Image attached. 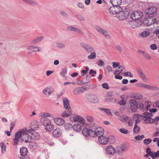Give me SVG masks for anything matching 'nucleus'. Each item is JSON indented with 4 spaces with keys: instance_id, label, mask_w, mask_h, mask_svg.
<instances>
[{
    "instance_id": "nucleus-1",
    "label": "nucleus",
    "mask_w": 159,
    "mask_h": 159,
    "mask_svg": "<svg viewBox=\"0 0 159 159\" xmlns=\"http://www.w3.org/2000/svg\"><path fill=\"white\" fill-rule=\"evenodd\" d=\"M32 129L27 130L26 129H21L19 132L16 133V137H20L21 140L26 143L29 142L31 140L30 136L28 133L31 132Z\"/></svg>"
},
{
    "instance_id": "nucleus-2",
    "label": "nucleus",
    "mask_w": 159,
    "mask_h": 159,
    "mask_svg": "<svg viewBox=\"0 0 159 159\" xmlns=\"http://www.w3.org/2000/svg\"><path fill=\"white\" fill-rule=\"evenodd\" d=\"M152 114L148 112H145L143 116L140 115V119L143 120V122L146 124L152 123H154L153 118H151Z\"/></svg>"
},
{
    "instance_id": "nucleus-3",
    "label": "nucleus",
    "mask_w": 159,
    "mask_h": 159,
    "mask_svg": "<svg viewBox=\"0 0 159 159\" xmlns=\"http://www.w3.org/2000/svg\"><path fill=\"white\" fill-rule=\"evenodd\" d=\"M129 12L127 9L122 10L118 14L116 15V17L120 20H125L128 18Z\"/></svg>"
},
{
    "instance_id": "nucleus-4",
    "label": "nucleus",
    "mask_w": 159,
    "mask_h": 159,
    "mask_svg": "<svg viewBox=\"0 0 159 159\" xmlns=\"http://www.w3.org/2000/svg\"><path fill=\"white\" fill-rule=\"evenodd\" d=\"M143 24L147 26H150L153 24H158V21L154 16H149L145 18L143 20Z\"/></svg>"
},
{
    "instance_id": "nucleus-5",
    "label": "nucleus",
    "mask_w": 159,
    "mask_h": 159,
    "mask_svg": "<svg viewBox=\"0 0 159 159\" xmlns=\"http://www.w3.org/2000/svg\"><path fill=\"white\" fill-rule=\"evenodd\" d=\"M122 9L120 6L111 7L109 9V11L110 13L112 15L118 14L122 10Z\"/></svg>"
},
{
    "instance_id": "nucleus-6",
    "label": "nucleus",
    "mask_w": 159,
    "mask_h": 159,
    "mask_svg": "<svg viewBox=\"0 0 159 159\" xmlns=\"http://www.w3.org/2000/svg\"><path fill=\"white\" fill-rule=\"evenodd\" d=\"M27 53L28 54H32L33 52H40L39 47L37 46H29L27 47Z\"/></svg>"
},
{
    "instance_id": "nucleus-7",
    "label": "nucleus",
    "mask_w": 159,
    "mask_h": 159,
    "mask_svg": "<svg viewBox=\"0 0 159 159\" xmlns=\"http://www.w3.org/2000/svg\"><path fill=\"white\" fill-rule=\"evenodd\" d=\"M129 104L132 111L135 112L138 109V102L135 99H132L129 101Z\"/></svg>"
},
{
    "instance_id": "nucleus-8",
    "label": "nucleus",
    "mask_w": 159,
    "mask_h": 159,
    "mask_svg": "<svg viewBox=\"0 0 159 159\" xmlns=\"http://www.w3.org/2000/svg\"><path fill=\"white\" fill-rule=\"evenodd\" d=\"M88 100L92 103H96L98 101V98L95 95L92 94H88L86 97Z\"/></svg>"
},
{
    "instance_id": "nucleus-9",
    "label": "nucleus",
    "mask_w": 159,
    "mask_h": 159,
    "mask_svg": "<svg viewBox=\"0 0 159 159\" xmlns=\"http://www.w3.org/2000/svg\"><path fill=\"white\" fill-rule=\"evenodd\" d=\"M140 87H142L152 90H157L159 89V88L156 86H152L142 83H140Z\"/></svg>"
},
{
    "instance_id": "nucleus-10",
    "label": "nucleus",
    "mask_w": 159,
    "mask_h": 159,
    "mask_svg": "<svg viewBox=\"0 0 159 159\" xmlns=\"http://www.w3.org/2000/svg\"><path fill=\"white\" fill-rule=\"evenodd\" d=\"M80 45L88 53L94 51V49L92 47L84 43H80Z\"/></svg>"
},
{
    "instance_id": "nucleus-11",
    "label": "nucleus",
    "mask_w": 159,
    "mask_h": 159,
    "mask_svg": "<svg viewBox=\"0 0 159 159\" xmlns=\"http://www.w3.org/2000/svg\"><path fill=\"white\" fill-rule=\"evenodd\" d=\"M87 87L84 86L82 87H79L75 89L73 91L75 95H77L80 93H83L87 90Z\"/></svg>"
},
{
    "instance_id": "nucleus-12",
    "label": "nucleus",
    "mask_w": 159,
    "mask_h": 159,
    "mask_svg": "<svg viewBox=\"0 0 159 159\" xmlns=\"http://www.w3.org/2000/svg\"><path fill=\"white\" fill-rule=\"evenodd\" d=\"M32 129V130H31V135L30 136L31 140H36L39 139H40L39 134L38 133L34 131L33 129Z\"/></svg>"
},
{
    "instance_id": "nucleus-13",
    "label": "nucleus",
    "mask_w": 159,
    "mask_h": 159,
    "mask_svg": "<svg viewBox=\"0 0 159 159\" xmlns=\"http://www.w3.org/2000/svg\"><path fill=\"white\" fill-rule=\"evenodd\" d=\"M53 92L54 90L51 87H46L43 90V93L47 97L49 96Z\"/></svg>"
},
{
    "instance_id": "nucleus-14",
    "label": "nucleus",
    "mask_w": 159,
    "mask_h": 159,
    "mask_svg": "<svg viewBox=\"0 0 159 159\" xmlns=\"http://www.w3.org/2000/svg\"><path fill=\"white\" fill-rule=\"evenodd\" d=\"M106 151L107 153L110 155H113L116 152L115 148L111 145H110L106 148Z\"/></svg>"
},
{
    "instance_id": "nucleus-15",
    "label": "nucleus",
    "mask_w": 159,
    "mask_h": 159,
    "mask_svg": "<svg viewBox=\"0 0 159 159\" xmlns=\"http://www.w3.org/2000/svg\"><path fill=\"white\" fill-rule=\"evenodd\" d=\"M98 141L102 144H106L108 142V138L105 136H99L98 138Z\"/></svg>"
},
{
    "instance_id": "nucleus-16",
    "label": "nucleus",
    "mask_w": 159,
    "mask_h": 159,
    "mask_svg": "<svg viewBox=\"0 0 159 159\" xmlns=\"http://www.w3.org/2000/svg\"><path fill=\"white\" fill-rule=\"evenodd\" d=\"M130 18L134 20H139V11H135L132 12L130 15Z\"/></svg>"
},
{
    "instance_id": "nucleus-17",
    "label": "nucleus",
    "mask_w": 159,
    "mask_h": 159,
    "mask_svg": "<svg viewBox=\"0 0 159 159\" xmlns=\"http://www.w3.org/2000/svg\"><path fill=\"white\" fill-rule=\"evenodd\" d=\"M146 106L143 104L142 103H140V109H144L146 111H148V110L150 108V106L151 105V102L150 101H147L145 102Z\"/></svg>"
},
{
    "instance_id": "nucleus-18",
    "label": "nucleus",
    "mask_w": 159,
    "mask_h": 159,
    "mask_svg": "<svg viewBox=\"0 0 159 159\" xmlns=\"http://www.w3.org/2000/svg\"><path fill=\"white\" fill-rule=\"evenodd\" d=\"M157 11V8L154 7H152L148 8L146 10L145 12L147 14L151 15L155 13Z\"/></svg>"
},
{
    "instance_id": "nucleus-19",
    "label": "nucleus",
    "mask_w": 159,
    "mask_h": 159,
    "mask_svg": "<svg viewBox=\"0 0 159 159\" xmlns=\"http://www.w3.org/2000/svg\"><path fill=\"white\" fill-rule=\"evenodd\" d=\"M54 121L56 125H61L65 123L64 120L61 118H55L54 119Z\"/></svg>"
},
{
    "instance_id": "nucleus-20",
    "label": "nucleus",
    "mask_w": 159,
    "mask_h": 159,
    "mask_svg": "<svg viewBox=\"0 0 159 159\" xmlns=\"http://www.w3.org/2000/svg\"><path fill=\"white\" fill-rule=\"evenodd\" d=\"M95 28L97 30L102 33L104 36H108V33L107 30L103 29L98 26H96Z\"/></svg>"
},
{
    "instance_id": "nucleus-21",
    "label": "nucleus",
    "mask_w": 159,
    "mask_h": 159,
    "mask_svg": "<svg viewBox=\"0 0 159 159\" xmlns=\"http://www.w3.org/2000/svg\"><path fill=\"white\" fill-rule=\"evenodd\" d=\"M104 129L102 128L98 127L95 130L96 135L99 137V136H102L104 133Z\"/></svg>"
},
{
    "instance_id": "nucleus-22",
    "label": "nucleus",
    "mask_w": 159,
    "mask_h": 159,
    "mask_svg": "<svg viewBox=\"0 0 159 159\" xmlns=\"http://www.w3.org/2000/svg\"><path fill=\"white\" fill-rule=\"evenodd\" d=\"M61 134V129L57 128L54 129L52 132V134L55 137H59Z\"/></svg>"
},
{
    "instance_id": "nucleus-23",
    "label": "nucleus",
    "mask_w": 159,
    "mask_h": 159,
    "mask_svg": "<svg viewBox=\"0 0 159 159\" xmlns=\"http://www.w3.org/2000/svg\"><path fill=\"white\" fill-rule=\"evenodd\" d=\"M63 105L64 107L68 110H71L69 105V102L68 99L67 98H64L63 99Z\"/></svg>"
},
{
    "instance_id": "nucleus-24",
    "label": "nucleus",
    "mask_w": 159,
    "mask_h": 159,
    "mask_svg": "<svg viewBox=\"0 0 159 159\" xmlns=\"http://www.w3.org/2000/svg\"><path fill=\"white\" fill-rule=\"evenodd\" d=\"M43 38V36H38L31 41V43L32 44L37 43L41 41Z\"/></svg>"
},
{
    "instance_id": "nucleus-25",
    "label": "nucleus",
    "mask_w": 159,
    "mask_h": 159,
    "mask_svg": "<svg viewBox=\"0 0 159 159\" xmlns=\"http://www.w3.org/2000/svg\"><path fill=\"white\" fill-rule=\"evenodd\" d=\"M73 120L76 122H79L80 123L85 121V120L82 117L80 116H75L74 117Z\"/></svg>"
},
{
    "instance_id": "nucleus-26",
    "label": "nucleus",
    "mask_w": 159,
    "mask_h": 159,
    "mask_svg": "<svg viewBox=\"0 0 159 159\" xmlns=\"http://www.w3.org/2000/svg\"><path fill=\"white\" fill-rule=\"evenodd\" d=\"M110 3L113 6H120L122 2L121 0H111Z\"/></svg>"
},
{
    "instance_id": "nucleus-27",
    "label": "nucleus",
    "mask_w": 159,
    "mask_h": 159,
    "mask_svg": "<svg viewBox=\"0 0 159 159\" xmlns=\"http://www.w3.org/2000/svg\"><path fill=\"white\" fill-rule=\"evenodd\" d=\"M72 127L73 129L76 131L80 132L82 130L81 125L80 124H75Z\"/></svg>"
},
{
    "instance_id": "nucleus-28",
    "label": "nucleus",
    "mask_w": 159,
    "mask_h": 159,
    "mask_svg": "<svg viewBox=\"0 0 159 159\" xmlns=\"http://www.w3.org/2000/svg\"><path fill=\"white\" fill-rule=\"evenodd\" d=\"M28 151L27 148L25 147H22L20 149V153L21 156H25L27 154Z\"/></svg>"
},
{
    "instance_id": "nucleus-29",
    "label": "nucleus",
    "mask_w": 159,
    "mask_h": 159,
    "mask_svg": "<svg viewBox=\"0 0 159 159\" xmlns=\"http://www.w3.org/2000/svg\"><path fill=\"white\" fill-rule=\"evenodd\" d=\"M45 129L47 131H51L54 129V126L51 124L50 122L44 126Z\"/></svg>"
},
{
    "instance_id": "nucleus-30",
    "label": "nucleus",
    "mask_w": 159,
    "mask_h": 159,
    "mask_svg": "<svg viewBox=\"0 0 159 159\" xmlns=\"http://www.w3.org/2000/svg\"><path fill=\"white\" fill-rule=\"evenodd\" d=\"M40 121L42 124L44 126L50 122V120L48 118H41Z\"/></svg>"
},
{
    "instance_id": "nucleus-31",
    "label": "nucleus",
    "mask_w": 159,
    "mask_h": 159,
    "mask_svg": "<svg viewBox=\"0 0 159 159\" xmlns=\"http://www.w3.org/2000/svg\"><path fill=\"white\" fill-rule=\"evenodd\" d=\"M25 3L31 5H38V3L33 0H22Z\"/></svg>"
},
{
    "instance_id": "nucleus-32",
    "label": "nucleus",
    "mask_w": 159,
    "mask_h": 159,
    "mask_svg": "<svg viewBox=\"0 0 159 159\" xmlns=\"http://www.w3.org/2000/svg\"><path fill=\"white\" fill-rule=\"evenodd\" d=\"M130 119V118L125 116V115H122L119 117V120L123 122L127 121Z\"/></svg>"
},
{
    "instance_id": "nucleus-33",
    "label": "nucleus",
    "mask_w": 159,
    "mask_h": 159,
    "mask_svg": "<svg viewBox=\"0 0 159 159\" xmlns=\"http://www.w3.org/2000/svg\"><path fill=\"white\" fill-rule=\"evenodd\" d=\"M67 29L69 30L75 31L79 33H80L81 31L80 29L73 26H69L67 27Z\"/></svg>"
},
{
    "instance_id": "nucleus-34",
    "label": "nucleus",
    "mask_w": 159,
    "mask_h": 159,
    "mask_svg": "<svg viewBox=\"0 0 159 159\" xmlns=\"http://www.w3.org/2000/svg\"><path fill=\"white\" fill-rule=\"evenodd\" d=\"M90 129H89L87 128H84L82 133L85 136H88L89 135V131Z\"/></svg>"
},
{
    "instance_id": "nucleus-35",
    "label": "nucleus",
    "mask_w": 159,
    "mask_h": 159,
    "mask_svg": "<svg viewBox=\"0 0 159 159\" xmlns=\"http://www.w3.org/2000/svg\"><path fill=\"white\" fill-rule=\"evenodd\" d=\"M51 114L48 112H43L40 113V116L43 118H47V117H49L51 116Z\"/></svg>"
},
{
    "instance_id": "nucleus-36",
    "label": "nucleus",
    "mask_w": 159,
    "mask_h": 159,
    "mask_svg": "<svg viewBox=\"0 0 159 159\" xmlns=\"http://www.w3.org/2000/svg\"><path fill=\"white\" fill-rule=\"evenodd\" d=\"M37 147L38 145L37 143L34 142H30L29 145V147L32 149H35Z\"/></svg>"
},
{
    "instance_id": "nucleus-37",
    "label": "nucleus",
    "mask_w": 159,
    "mask_h": 159,
    "mask_svg": "<svg viewBox=\"0 0 159 159\" xmlns=\"http://www.w3.org/2000/svg\"><path fill=\"white\" fill-rule=\"evenodd\" d=\"M71 113V110H68L67 112L64 111L62 114V116L63 117H66L70 115Z\"/></svg>"
},
{
    "instance_id": "nucleus-38",
    "label": "nucleus",
    "mask_w": 159,
    "mask_h": 159,
    "mask_svg": "<svg viewBox=\"0 0 159 159\" xmlns=\"http://www.w3.org/2000/svg\"><path fill=\"white\" fill-rule=\"evenodd\" d=\"M132 118L133 120L135 121V123L138 124L139 122V114H134Z\"/></svg>"
},
{
    "instance_id": "nucleus-39",
    "label": "nucleus",
    "mask_w": 159,
    "mask_h": 159,
    "mask_svg": "<svg viewBox=\"0 0 159 159\" xmlns=\"http://www.w3.org/2000/svg\"><path fill=\"white\" fill-rule=\"evenodd\" d=\"M140 77L144 82H147L148 81V79L142 72H141L140 70Z\"/></svg>"
},
{
    "instance_id": "nucleus-40",
    "label": "nucleus",
    "mask_w": 159,
    "mask_h": 159,
    "mask_svg": "<svg viewBox=\"0 0 159 159\" xmlns=\"http://www.w3.org/2000/svg\"><path fill=\"white\" fill-rule=\"evenodd\" d=\"M91 54L88 56V58L89 59H94L96 57V53L94 52V51L91 52Z\"/></svg>"
},
{
    "instance_id": "nucleus-41",
    "label": "nucleus",
    "mask_w": 159,
    "mask_h": 159,
    "mask_svg": "<svg viewBox=\"0 0 159 159\" xmlns=\"http://www.w3.org/2000/svg\"><path fill=\"white\" fill-rule=\"evenodd\" d=\"M139 20H134L131 22V25L133 28L137 27L138 25Z\"/></svg>"
},
{
    "instance_id": "nucleus-42",
    "label": "nucleus",
    "mask_w": 159,
    "mask_h": 159,
    "mask_svg": "<svg viewBox=\"0 0 159 159\" xmlns=\"http://www.w3.org/2000/svg\"><path fill=\"white\" fill-rule=\"evenodd\" d=\"M150 34V33L148 31H145L141 33V36L143 37H146L148 36Z\"/></svg>"
},
{
    "instance_id": "nucleus-43",
    "label": "nucleus",
    "mask_w": 159,
    "mask_h": 159,
    "mask_svg": "<svg viewBox=\"0 0 159 159\" xmlns=\"http://www.w3.org/2000/svg\"><path fill=\"white\" fill-rule=\"evenodd\" d=\"M16 134L15 135V138H14L13 139V141H14L13 145H16L18 144L19 142V139L20 137H16Z\"/></svg>"
},
{
    "instance_id": "nucleus-44",
    "label": "nucleus",
    "mask_w": 159,
    "mask_h": 159,
    "mask_svg": "<svg viewBox=\"0 0 159 159\" xmlns=\"http://www.w3.org/2000/svg\"><path fill=\"white\" fill-rule=\"evenodd\" d=\"M152 141L150 139H146L143 140V143L145 145H148Z\"/></svg>"
},
{
    "instance_id": "nucleus-45",
    "label": "nucleus",
    "mask_w": 159,
    "mask_h": 159,
    "mask_svg": "<svg viewBox=\"0 0 159 159\" xmlns=\"http://www.w3.org/2000/svg\"><path fill=\"white\" fill-rule=\"evenodd\" d=\"M67 70L66 68H63L62 71L60 73V74L63 77H66L65 74L67 72Z\"/></svg>"
},
{
    "instance_id": "nucleus-46",
    "label": "nucleus",
    "mask_w": 159,
    "mask_h": 159,
    "mask_svg": "<svg viewBox=\"0 0 159 159\" xmlns=\"http://www.w3.org/2000/svg\"><path fill=\"white\" fill-rule=\"evenodd\" d=\"M139 131V128L137 125V124L135 123L133 129V131L135 133H138Z\"/></svg>"
},
{
    "instance_id": "nucleus-47",
    "label": "nucleus",
    "mask_w": 159,
    "mask_h": 159,
    "mask_svg": "<svg viewBox=\"0 0 159 159\" xmlns=\"http://www.w3.org/2000/svg\"><path fill=\"white\" fill-rule=\"evenodd\" d=\"M89 132V136H90V137H94L96 135L95 131H93L91 129H90Z\"/></svg>"
},
{
    "instance_id": "nucleus-48",
    "label": "nucleus",
    "mask_w": 159,
    "mask_h": 159,
    "mask_svg": "<svg viewBox=\"0 0 159 159\" xmlns=\"http://www.w3.org/2000/svg\"><path fill=\"white\" fill-rule=\"evenodd\" d=\"M86 119L88 121L90 122H91L93 120V118L91 116H86Z\"/></svg>"
},
{
    "instance_id": "nucleus-49",
    "label": "nucleus",
    "mask_w": 159,
    "mask_h": 159,
    "mask_svg": "<svg viewBox=\"0 0 159 159\" xmlns=\"http://www.w3.org/2000/svg\"><path fill=\"white\" fill-rule=\"evenodd\" d=\"M102 110H103L104 112L107 113V114L109 116H111L112 115L111 113L110 112V111L108 109H102Z\"/></svg>"
},
{
    "instance_id": "nucleus-50",
    "label": "nucleus",
    "mask_w": 159,
    "mask_h": 159,
    "mask_svg": "<svg viewBox=\"0 0 159 159\" xmlns=\"http://www.w3.org/2000/svg\"><path fill=\"white\" fill-rule=\"evenodd\" d=\"M71 124L70 123H66L64 125L65 128L67 129H69L70 128H71Z\"/></svg>"
},
{
    "instance_id": "nucleus-51",
    "label": "nucleus",
    "mask_w": 159,
    "mask_h": 159,
    "mask_svg": "<svg viewBox=\"0 0 159 159\" xmlns=\"http://www.w3.org/2000/svg\"><path fill=\"white\" fill-rule=\"evenodd\" d=\"M0 147L2 148V152H3L6 150V146L3 143H0Z\"/></svg>"
},
{
    "instance_id": "nucleus-52",
    "label": "nucleus",
    "mask_w": 159,
    "mask_h": 159,
    "mask_svg": "<svg viewBox=\"0 0 159 159\" xmlns=\"http://www.w3.org/2000/svg\"><path fill=\"white\" fill-rule=\"evenodd\" d=\"M65 44L61 43H57L56 47L58 48H63L65 47Z\"/></svg>"
},
{
    "instance_id": "nucleus-53",
    "label": "nucleus",
    "mask_w": 159,
    "mask_h": 159,
    "mask_svg": "<svg viewBox=\"0 0 159 159\" xmlns=\"http://www.w3.org/2000/svg\"><path fill=\"white\" fill-rule=\"evenodd\" d=\"M31 127H32V129H36L37 128H38L39 127V125H37L36 124L35 122H33L31 124Z\"/></svg>"
},
{
    "instance_id": "nucleus-54",
    "label": "nucleus",
    "mask_w": 159,
    "mask_h": 159,
    "mask_svg": "<svg viewBox=\"0 0 159 159\" xmlns=\"http://www.w3.org/2000/svg\"><path fill=\"white\" fill-rule=\"evenodd\" d=\"M77 17L79 20H81L84 21V16L81 15H79L77 16Z\"/></svg>"
},
{
    "instance_id": "nucleus-55",
    "label": "nucleus",
    "mask_w": 159,
    "mask_h": 159,
    "mask_svg": "<svg viewBox=\"0 0 159 159\" xmlns=\"http://www.w3.org/2000/svg\"><path fill=\"white\" fill-rule=\"evenodd\" d=\"M125 76H129L130 77H133V75L129 72H126L124 74Z\"/></svg>"
},
{
    "instance_id": "nucleus-56",
    "label": "nucleus",
    "mask_w": 159,
    "mask_h": 159,
    "mask_svg": "<svg viewBox=\"0 0 159 159\" xmlns=\"http://www.w3.org/2000/svg\"><path fill=\"white\" fill-rule=\"evenodd\" d=\"M150 48L151 49L153 50H155L157 49V47L155 44H152L150 45Z\"/></svg>"
},
{
    "instance_id": "nucleus-57",
    "label": "nucleus",
    "mask_w": 159,
    "mask_h": 159,
    "mask_svg": "<svg viewBox=\"0 0 159 159\" xmlns=\"http://www.w3.org/2000/svg\"><path fill=\"white\" fill-rule=\"evenodd\" d=\"M96 73V71H93L92 69L90 70L89 74L91 75L92 76H94L95 75Z\"/></svg>"
},
{
    "instance_id": "nucleus-58",
    "label": "nucleus",
    "mask_w": 159,
    "mask_h": 159,
    "mask_svg": "<svg viewBox=\"0 0 159 159\" xmlns=\"http://www.w3.org/2000/svg\"><path fill=\"white\" fill-rule=\"evenodd\" d=\"M120 131L121 133L124 134H127L128 133V131L127 129H120Z\"/></svg>"
},
{
    "instance_id": "nucleus-59",
    "label": "nucleus",
    "mask_w": 159,
    "mask_h": 159,
    "mask_svg": "<svg viewBox=\"0 0 159 159\" xmlns=\"http://www.w3.org/2000/svg\"><path fill=\"white\" fill-rule=\"evenodd\" d=\"M102 87L103 88L106 89H108L109 87L108 84L106 83H103L102 84Z\"/></svg>"
},
{
    "instance_id": "nucleus-60",
    "label": "nucleus",
    "mask_w": 159,
    "mask_h": 159,
    "mask_svg": "<svg viewBox=\"0 0 159 159\" xmlns=\"http://www.w3.org/2000/svg\"><path fill=\"white\" fill-rule=\"evenodd\" d=\"M116 48L119 50L120 52H122L123 51L121 47L119 45H116Z\"/></svg>"
},
{
    "instance_id": "nucleus-61",
    "label": "nucleus",
    "mask_w": 159,
    "mask_h": 159,
    "mask_svg": "<svg viewBox=\"0 0 159 159\" xmlns=\"http://www.w3.org/2000/svg\"><path fill=\"white\" fill-rule=\"evenodd\" d=\"M119 65V62H113V67L114 68H115L117 67H118Z\"/></svg>"
},
{
    "instance_id": "nucleus-62",
    "label": "nucleus",
    "mask_w": 159,
    "mask_h": 159,
    "mask_svg": "<svg viewBox=\"0 0 159 159\" xmlns=\"http://www.w3.org/2000/svg\"><path fill=\"white\" fill-rule=\"evenodd\" d=\"M123 70V69H121L120 70H116L114 73V75H118L120 74L121 72Z\"/></svg>"
},
{
    "instance_id": "nucleus-63",
    "label": "nucleus",
    "mask_w": 159,
    "mask_h": 159,
    "mask_svg": "<svg viewBox=\"0 0 159 159\" xmlns=\"http://www.w3.org/2000/svg\"><path fill=\"white\" fill-rule=\"evenodd\" d=\"M118 103L120 105H122L125 104L126 102L124 100H121L118 102Z\"/></svg>"
},
{
    "instance_id": "nucleus-64",
    "label": "nucleus",
    "mask_w": 159,
    "mask_h": 159,
    "mask_svg": "<svg viewBox=\"0 0 159 159\" xmlns=\"http://www.w3.org/2000/svg\"><path fill=\"white\" fill-rule=\"evenodd\" d=\"M154 34H155L156 36L159 38V30H157L154 31Z\"/></svg>"
}]
</instances>
